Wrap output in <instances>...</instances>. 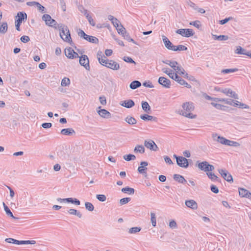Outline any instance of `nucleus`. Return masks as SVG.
I'll return each instance as SVG.
<instances>
[{
  "instance_id": "nucleus-1",
  "label": "nucleus",
  "mask_w": 251,
  "mask_h": 251,
  "mask_svg": "<svg viewBox=\"0 0 251 251\" xmlns=\"http://www.w3.org/2000/svg\"><path fill=\"white\" fill-rule=\"evenodd\" d=\"M182 109L178 112L180 115L190 119H195L197 117L196 115L192 113L195 108L193 102L190 101L184 102L182 105Z\"/></svg>"
},
{
  "instance_id": "nucleus-2",
  "label": "nucleus",
  "mask_w": 251,
  "mask_h": 251,
  "mask_svg": "<svg viewBox=\"0 0 251 251\" xmlns=\"http://www.w3.org/2000/svg\"><path fill=\"white\" fill-rule=\"evenodd\" d=\"M60 31V36L61 39L67 42H69L71 41V37L69 30L68 27L62 24H58L57 28Z\"/></svg>"
},
{
  "instance_id": "nucleus-3",
  "label": "nucleus",
  "mask_w": 251,
  "mask_h": 251,
  "mask_svg": "<svg viewBox=\"0 0 251 251\" xmlns=\"http://www.w3.org/2000/svg\"><path fill=\"white\" fill-rule=\"evenodd\" d=\"M197 166L199 169L206 173L211 172L214 170V167L205 161L201 162H197Z\"/></svg>"
},
{
  "instance_id": "nucleus-4",
  "label": "nucleus",
  "mask_w": 251,
  "mask_h": 251,
  "mask_svg": "<svg viewBox=\"0 0 251 251\" xmlns=\"http://www.w3.org/2000/svg\"><path fill=\"white\" fill-rule=\"evenodd\" d=\"M78 35L81 38H83L84 39L89 41L92 43H98L99 40L96 37L93 36H90L86 34L82 30L79 29L78 31Z\"/></svg>"
},
{
  "instance_id": "nucleus-5",
  "label": "nucleus",
  "mask_w": 251,
  "mask_h": 251,
  "mask_svg": "<svg viewBox=\"0 0 251 251\" xmlns=\"http://www.w3.org/2000/svg\"><path fill=\"white\" fill-rule=\"evenodd\" d=\"M42 20L45 21L46 24L50 26L53 27L55 29L57 28V24L54 19H52L51 16L49 14H44L42 16Z\"/></svg>"
},
{
  "instance_id": "nucleus-6",
  "label": "nucleus",
  "mask_w": 251,
  "mask_h": 251,
  "mask_svg": "<svg viewBox=\"0 0 251 251\" xmlns=\"http://www.w3.org/2000/svg\"><path fill=\"white\" fill-rule=\"evenodd\" d=\"M5 241L7 243H13L17 245H23V244H31L34 245L36 244L35 240H26V241H19L13 238H6Z\"/></svg>"
},
{
  "instance_id": "nucleus-7",
  "label": "nucleus",
  "mask_w": 251,
  "mask_h": 251,
  "mask_svg": "<svg viewBox=\"0 0 251 251\" xmlns=\"http://www.w3.org/2000/svg\"><path fill=\"white\" fill-rule=\"evenodd\" d=\"M176 33L186 37H191L194 34L193 29L189 28L179 29L176 31Z\"/></svg>"
},
{
  "instance_id": "nucleus-8",
  "label": "nucleus",
  "mask_w": 251,
  "mask_h": 251,
  "mask_svg": "<svg viewBox=\"0 0 251 251\" xmlns=\"http://www.w3.org/2000/svg\"><path fill=\"white\" fill-rule=\"evenodd\" d=\"M79 57L80 64L83 66L86 70L89 71L90 67L89 65V60L88 56L86 55H82L80 57L79 56Z\"/></svg>"
},
{
  "instance_id": "nucleus-9",
  "label": "nucleus",
  "mask_w": 251,
  "mask_h": 251,
  "mask_svg": "<svg viewBox=\"0 0 251 251\" xmlns=\"http://www.w3.org/2000/svg\"><path fill=\"white\" fill-rule=\"evenodd\" d=\"M65 54L68 58L70 59H74L79 57L78 54L70 47L65 50Z\"/></svg>"
},
{
  "instance_id": "nucleus-10",
  "label": "nucleus",
  "mask_w": 251,
  "mask_h": 251,
  "mask_svg": "<svg viewBox=\"0 0 251 251\" xmlns=\"http://www.w3.org/2000/svg\"><path fill=\"white\" fill-rule=\"evenodd\" d=\"M145 146L151 151H157L158 150V147L155 143V142L151 140H145L144 142Z\"/></svg>"
},
{
  "instance_id": "nucleus-11",
  "label": "nucleus",
  "mask_w": 251,
  "mask_h": 251,
  "mask_svg": "<svg viewBox=\"0 0 251 251\" xmlns=\"http://www.w3.org/2000/svg\"><path fill=\"white\" fill-rule=\"evenodd\" d=\"M104 66L114 71L118 70L120 69L119 64L113 60H108Z\"/></svg>"
},
{
  "instance_id": "nucleus-12",
  "label": "nucleus",
  "mask_w": 251,
  "mask_h": 251,
  "mask_svg": "<svg viewBox=\"0 0 251 251\" xmlns=\"http://www.w3.org/2000/svg\"><path fill=\"white\" fill-rule=\"evenodd\" d=\"M176 163L180 167L186 168L189 166L188 159L183 156L176 158Z\"/></svg>"
},
{
  "instance_id": "nucleus-13",
  "label": "nucleus",
  "mask_w": 251,
  "mask_h": 251,
  "mask_svg": "<svg viewBox=\"0 0 251 251\" xmlns=\"http://www.w3.org/2000/svg\"><path fill=\"white\" fill-rule=\"evenodd\" d=\"M219 173L223 176V177L227 181H233V179L231 175L225 169H219Z\"/></svg>"
},
{
  "instance_id": "nucleus-14",
  "label": "nucleus",
  "mask_w": 251,
  "mask_h": 251,
  "mask_svg": "<svg viewBox=\"0 0 251 251\" xmlns=\"http://www.w3.org/2000/svg\"><path fill=\"white\" fill-rule=\"evenodd\" d=\"M158 83L165 88H170L171 87V81L166 77L161 76L158 78Z\"/></svg>"
},
{
  "instance_id": "nucleus-15",
  "label": "nucleus",
  "mask_w": 251,
  "mask_h": 251,
  "mask_svg": "<svg viewBox=\"0 0 251 251\" xmlns=\"http://www.w3.org/2000/svg\"><path fill=\"white\" fill-rule=\"evenodd\" d=\"M212 138L214 140L217 141L223 145H226L227 139L223 137L218 135L216 133L213 134Z\"/></svg>"
},
{
  "instance_id": "nucleus-16",
  "label": "nucleus",
  "mask_w": 251,
  "mask_h": 251,
  "mask_svg": "<svg viewBox=\"0 0 251 251\" xmlns=\"http://www.w3.org/2000/svg\"><path fill=\"white\" fill-rule=\"evenodd\" d=\"M185 204L186 206L192 210L197 209L198 206L196 201L193 200L185 201Z\"/></svg>"
},
{
  "instance_id": "nucleus-17",
  "label": "nucleus",
  "mask_w": 251,
  "mask_h": 251,
  "mask_svg": "<svg viewBox=\"0 0 251 251\" xmlns=\"http://www.w3.org/2000/svg\"><path fill=\"white\" fill-rule=\"evenodd\" d=\"M162 37L165 47L169 50H173L175 46L173 45L168 38L165 35H162Z\"/></svg>"
},
{
  "instance_id": "nucleus-18",
  "label": "nucleus",
  "mask_w": 251,
  "mask_h": 251,
  "mask_svg": "<svg viewBox=\"0 0 251 251\" xmlns=\"http://www.w3.org/2000/svg\"><path fill=\"white\" fill-rule=\"evenodd\" d=\"M99 115L103 118L109 119L111 117V114L104 109H100L97 111Z\"/></svg>"
},
{
  "instance_id": "nucleus-19",
  "label": "nucleus",
  "mask_w": 251,
  "mask_h": 251,
  "mask_svg": "<svg viewBox=\"0 0 251 251\" xmlns=\"http://www.w3.org/2000/svg\"><path fill=\"white\" fill-rule=\"evenodd\" d=\"M239 195L242 197L251 199V193L244 188H239Z\"/></svg>"
},
{
  "instance_id": "nucleus-20",
  "label": "nucleus",
  "mask_w": 251,
  "mask_h": 251,
  "mask_svg": "<svg viewBox=\"0 0 251 251\" xmlns=\"http://www.w3.org/2000/svg\"><path fill=\"white\" fill-rule=\"evenodd\" d=\"M148 163L146 161H142L140 163L141 166H139L138 168V171L139 173L142 174H147V168L146 167L148 166Z\"/></svg>"
},
{
  "instance_id": "nucleus-21",
  "label": "nucleus",
  "mask_w": 251,
  "mask_h": 251,
  "mask_svg": "<svg viewBox=\"0 0 251 251\" xmlns=\"http://www.w3.org/2000/svg\"><path fill=\"white\" fill-rule=\"evenodd\" d=\"M121 105L124 107L127 108H130L133 107L135 103L134 102L131 100H128L121 101Z\"/></svg>"
},
{
  "instance_id": "nucleus-22",
  "label": "nucleus",
  "mask_w": 251,
  "mask_h": 251,
  "mask_svg": "<svg viewBox=\"0 0 251 251\" xmlns=\"http://www.w3.org/2000/svg\"><path fill=\"white\" fill-rule=\"evenodd\" d=\"M75 131L72 128H64L61 130V134L64 135H73L75 134Z\"/></svg>"
},
{
  "instance_id": "nucleus-23",
  "label": "nucleus",
  "mask_w": 251,
  "mask_h": 251,
  "mask_svg": "<svg viewBox=\"0 0 251 251\" xmlns=\"http://www.w3.org/2000/svg\"><path fill=\"white\" fill-rule=\"evenodd\" d=\"M17 19L16 21L18 22L19 23H22V21L24 20V19H26L27 15L25 13L23 12H19L17 14Z\"/></svg>"
},
{
  "instance_id": "nucleus-24",
  "label": "nucleus",
  "mask_w": 251,
  "mask_h": 251,
  "mask_svg": "<svg viewBox=\"0 0 251 251\" xmlns=\"http://www.w3.org/2000/svg\"><path fill=\"white\" fill-rule=\"evenodd\" d=\"M178 78H176V81L178 82L179 84L181 85H183L185 87L190 88L191 87V86L188 84L185 80L181 78L180 76L177 75Z\"/></svg>"
},
{
  "instance_id": "nucleus-25",
  "label": "nucleus",
  "mask_w": 251,
  "mask_h": 251,
  "mask_svg": "<svg viewBox=\"0 0 251 251\" xmlns=\"http://www.w3.org/2000/svg\"><path fill=\"white\" fill-rule=\"evenodd\" d=\"M174 179L176 181L182 184H184L187 182L183 176L178 174H175L174 175Z\"/></svg>"
},
{
  "instance_id": "nucleus-26",
  "label": "nucleus",
  "mask_w": 251,
  "mask_h": 251,
  "mask_svg": "<svg viewBox=\"0 0 251 251\" xmlns=\"http://www.w3.org/2000/svg\"><path fill=\"white\" fill-rule=\"evenodd\" d=\"M142 108L143 110L147 113H150L151 112V107L147 101L142 102Z\"/></svg>"
},
{
  "instance_id": "nucleus-27",
  "label": "nucleus",
  "mask_w": 251,
  "mask_h": 251,
  "mask_svg": "<svg viewBox=\"0 0 251 251\" xmlns=\"http://www.w3.org/2000/svg\"><path fill=\"white\" fill-rule=\"evenodd\" d=\"M233 106H239L240 108L242 109H249V106L243 103H241L237 100H234Z\"/></svg>"
},
{
  "instance_id": "nucleus-28",
  "label": "nucleus",
  "mask_w": 251,
  "mask_h": 251,
  "mask_svg": "<svg viewBox=\"0 0 251 251\" xmlns=\"http://www.w3.org/2000/svg\"><path fill=\"white\" fill-rule=\"evenodd\" d=\"M125 121L129 125H134L136 124L137 120L133 117L128 116L125 118Z\"/></svg>"
},
{
  "instance_id": "nucleus-29",
  "label": "nucleus",
  "mask_w": 251,
  "mask_h": 251,
  "mask_svg": "<svg viewBox=\"0 0 251 251\" xmlns=\"http://www.w3.org/2000/svg\"><path fill=\"white\" fill-rule=\"evenodd\" d=\"M8 29L7 24L6 22L2 23L0 26V33L2 34H5Z\"/></svg>"
},
{
  "instance_id": "nucleus-30",
  "label": "nucleus",
  "mask_w": 251,
  "mask_h": 251,
  "mask_svg": "<svg viewBox=\"0 0 251 251\" xmlns=\"http://www.w3.org/2000/svg\"><path fill=\"white\" fill-rule=\"evenodd\" d=\"M68 212L70 214L72 215H76L79 218H81L82 216L80 212L75 209H69Z\"/></svg>"
},
{
  "instance_id": "nucleus-31",
  "label": "nucleus",
  "mask_w": 251,
  "mask_h": 251,
  "mask_svg": "<svg viewBox=\"0 0 251 251\" xmlns=\"http://www.w3.org/2000/svg\"><path fill=\"white\" fill-rule=\"evenodd\" d=\"M145 148L142 145H137L134 149V152L135 153H143L145 152Z\"/></svg>"
},
{
  "instance_id": "nucleus-32",
  "label": "nucleus",
  "mask_w": 251,
  "mask_h": 251,
  "mask_svg": "<svg viewBox=\"0 0 251 251\" xmlns=\"http://www.w3.org/2000/svg\"><path fill=\"white\" fill-rule=\"evenodd\" d=\"M122 192L124 193H127L129 195H133L135 192L133 188L129 187H126L122 189Z\"/></svg>"
},
{
  "instance_id": "nucleus-33",
  "label": "nucleus",
  "mask_w": 251,
  "mask_h": 251,
  "mask_svg": "<svg viewBox=\"0 0 251 251\" xmlns=\"http://www.w3.org/2000/svg\"><path fill=\"white\" fill-rule=\"evenodd\" d=\"M247 51L245 49H243L241 46H237L235 50V53L238 54L246 55Z\"/></svg>"
},
{
  "instance_id": "nucleus-34",
  "label": "nucleus",
  "mask_w": 251,
  "mask_h": 251,
  "mask_svg": "<svg viewBox=\"0 0 251 251\" xmlns=\"http://www.w3.org/2000/svg\"><path fill=\"white\" fill-rule=\"evenodd\" d=\"M215 100H216L217 101H223L225 102L226 104H229L230 105H233L234 100H231V99H219L216 98L214 99Z\"/></svg>"
},
{
  "instance_id": "nucleus-35",
  "label": "nucleus",
  "mask_w": 251,
  "mask_h": 251,
  "mask_svg": "<svg viewBox=\"0 0 251 251\" xmlns=\"http://www.w3.org/2000/svg\"><path fill=\"white\" fill-rule=\"evenodd\" d=\"M141 85V83L138 80H134L132 81L129 85V87L132 89H135L139 87Z\"/></svg>"
},
{
  "instance_id": "nucleus-36",
  "label": "nucleus",
  "mask_w": 251,
  "mask_h": 251,
  "mask_svg": "<svg viewBox=\"0 0 251 251\" xmlns=\"http://www.w3.org/2000/svg\"><path fill=\"white\" fill-rule=\"evenodd\" d=\"M3 207H4V210H5V212H6V214H7L8 216H10V217H12V218L15 219H18V218H16V217H14V216H13V215L12 213L11 212V211H10V210L9 209V208L8 207V206H6V205H5V204L4 202L3 203Z\"/></svg>"
},
{
  "instance_id": "nucleus-37",
  "label": "nucleus",
  "mask_w": 251,
  "mask_h": 251,
  "mask_svg": "<svg viewBox=\"0 0 251 251\" xmlns=\"http://www.w3.org/2000/svg\"><path fill=\"white\" fill-rule=\"evenodd\" d=\"M141 230V228L139 226L133 227L129 229L128 233L129 234H135L140 232Z\"/></svg>"
},
{
  "instance_id": "nucleus-38",
  "label": "nucleus",
  "mask_w": 251,
  "mask_h": 251,
  "mask_svg": "<svg viewBox=\"0 0 251 251\" xmlns=\"http://www.w3.org/2000/svg\"><path fill=\"white\" fill-rule=\"evenodd\" d=\"M187 50V48L182 45H179L178 46H175L173 51H181V50Z\"/></svg>"
},
{
  "instance_id": "nucleus-39",
  "label": "nucleus",
  "mask_w": 251,
  "mask_h": 251,
  "mask_svg": "<svg viewBox=\"0 0 251 251\" xmlns=\"http://www.w3.org/2000/svg\"><path fill=\"white\" fill-rule=\"evenodd\" d=\"M140 118L141 119L144 121H151L155 118L152 116L147 114L142 115L140 116Z\"/></svg>"
},
{
  "instance_id": "nucleus-40",
  "label": "nucleus",
  "mask_w": 251,
  "mask_h": 251,
  "mask_svg": "<svg viewBox=\"0 0 251 251\" xmlns=\"http://www.w3.org/2000/svg\"><path fill=\"white\" fill-rule=\"evenodd\" d=\"M238 69L237 68H232V69H224L221 71V73L222 74H229L234 73L238 71Z\"/></svg>"
},
{
  "instance_id": "nucleus-41",
  "label": "nucleus",
  "mask_w": 251,
  "mask_h": 251,
  "mask_svg": "<svg viewBox=\"0 0 251 251\" xmlns=\"http://www.w3.org/2000/svg\"><path fill=\"white\" fill-rule=\"evenodd\" d=\"M151 222L152 226L154 227L156 226V225L155 214L154 213L151 212Z\"/></svg>"
},
{
  "instance_id": "nucleus-42",
  "label": "nucleus",
  "mask_w": 251,
  "mask_h": 251,
  "mask_svg": "<svg viewBox=\"0 0 251 251\" xmlns=\"http://www.w3.org/2000/svg\"><path fill=\"white\" fill-rule=\"evenodd\" d=\"M61 85L62 86H69L70 84V80L69 78L64 77L62 79Z\"/></svg>"
},
{
  "instance_id": "nucleus-43",
  "label": "nucleus",
  "mask_w": 251,
  "mask_h": 251,
  "mask_svg": "<svg viewBox=\"0 0 251 251\" xmlns=\"http://www.w3.org/2000/svg\"><path fill=\"white\" fill-rule=\"evenodd\" d=\"M85 206L86 209L89 211H92L94 209V206L93 204L90 202H86L85 203Z\"/></svg>"
},
{
  "instance_id": "nucleus-44",
  "label": "nucleus",
  "mask_w": 251,
  "mask_h": 251,
  "mask_svg": "<svg viewBox=\"0 0 251 251\" xmlns=\"http://www.w3.org/2000/svg\"><path fill=\"white\" fill-rule=\"evenodd\" d=\"M123 158L126 161H129L132 160H135L136 158V156L133 154H129L127 155H125L123 156Z\"/></svg>"
},
{
  "instance_id": "nucleus-45",
  "label": "nucleus",
  "mask_w": 251,
  "mask_h": 251,
  "mask_svg": "<svg viewBox=\"0 0 251 251\" xmlns=\"http://www.w3.org/2000/svg\"><path fill=\"white\" fill-rule=\"evenodd\" d=\"M226 145L232 147H239L240 146V144L237 142L227 139Z\"/></svg>"
},
{
  "instance_id": "nucleus-46",
  "label": "nucleus",
  "mask_w": 251,
  "mask_h": 251,
  "mask_svg": "<svg viewBox=\"0 0 251 251\" xmlns=\"http://www.w3.org/2000/svg\"><path fill=\"white\" fill-rule=\"evenodd\" d=\"M68 202H71L76 205H79L80 204V202L78 200L72 198H69Z\"/></svg>"
},
{
  "instance_id": "nucleus-47",
  "label": "nucleus",
  "mask_w": 251,
  "mask_h": 251,
  "mask_svg": "<svg viewBox=\"0 0 251 251\" xmlns=\"http://www.w3.org/2000/svg\"><path fill=\"white\" fill-rule=\"evenodd\" d=\"M109 59H107L106 57H105L104 55H103V58H100V57H99V63L102 66H104L105 65L107 62V61Z\"/></svg>"
},
{
  "instance_id": "nucleus-48",
  "label": "nucleus",
  "mask_w": 251,
  "mask_h": 251,
  "mask_svg": "<svg viewBox=\"0 0 251 251\" xmlns=\"http://www.w3.org/2000/svg\"><path fill=\"white\" fill-rule=\"evenodd\" d=\"M206 175L211 180H215L218 178V177L212 172H208L206 173Z\"/></svg>"
},
{
  "instance_id": "nucleus-49",
  "label": "nucleus",
  "mask_w": 251,
  "mask_h": 251,
  "mask_svg": "<svg viewBox=\"0 0 251 251\" xmlns=\"http://www.w3.org/2000/svg\"><path fill=\"white\" fill-rule=\"evenodd\" d=\"M169 226L172 229H176L177 227V224L174 220H172L170 221Z\"/></svg>"
},
{
  "instance_id": "nucleus-50",
  "label": "nucleus",
  "mask_w": 251,
  "mask_h": 251,
  "mask_svg": "<svg viewBox=\"0 0 251 251\" xmlns=\"http://www.w3.org/2000/svg\"><path fill=\"white\" fill-rule=\"evenodd\" d=\"M215 39L222 41V40H226L228 39V36L226 35H214Z\"/></svg>"
},
{
  "instance_id": "nucleus-51",
  "label": "nucleus",
  "mask_w": 251,
  "mask_h": 251,
  "mask_svg": "<svg viewBox=\"0 0 251 251\" xmlns=\"http://www.w3.org/2000/svg\"><path fill=\"white\" fill-rule=\"evenodd\" d=\"M86 17L87 19L89 24L91 25L94 26L96 25L95 22H94L93 19L89 14H87V16Z\"/></svg>"
},
{
  "instance_id": "nucleus-52",
  "label": "nucleus",
  "mask_w": 251,
  "mask_h": 251,
  "mask_svg": "<svg viewBox=\"0 0 251 251\" xmlns=\"http://www.w3.org/2000/svg\"><path fill=\"white\" fill-rule=\"evenodd\" d=\"M96 198L100 201L103 202L106 200V197L104 195L99 194L97 195Z\"/></svg>"
},
{
  "instance_id": "nucleus-53",
  "label": "nucleus",
  "mask_w": 251,
  "mask_h": 251,
  "mask_svg": "<svg viewBox=\"0 0 251 251\" xmlns=\"http://www.w3.org/2000/svg\"><path fill=\"white\" fill-rule=\"evenodd\" d=\"M111 23L116 28L119 27L120 25H121L120 22L116 18L111 22Z\"/></svg>"
},
{
  "instance_id": "nucleus-54",
  "label": "nucleus",
  "mask_w": 251,
  "mask_h": 251,
  "mask_svg": "<svg viewBox=\"0 0 251 251\" xmlns=\"http://www.w3.org/2000/svg\"><path fill=\"white\" fill-rule=\"evenodd\" d=\"M123 60L127 63H134L135 64H136V62L130 57L129 56H124Z\"/></svg>"
},
{
  "instance_id": "nucleus-55",
  "label": "nucleus",
  "mask_w": 251,
  "mask_h": 251,
  "mask_svg": "<svg viewBox=\"0 0 251 251\" xmlns=\"http://www.w3.org/2000/svg\"><path fill=\"white\" fill-rule=\"evenodd\" d=\"M131 199L130 198H124L120 200V203L121 205H123L130 201Z\"/></svg>"
},
{
  "instance_id": "nucleus-56",
  "label": "nucleus",
  "mask_w": 251,
  "mask_h": 251,
  "mask_svg": "<svg viewBox=\"0 0 251 251\" xmlns=\"http://www.w3.org/2000/svg\"><path fill=\"white\" fill-rule=\"evenodd\" d=\"M36 6L38 8V9L42 13H46L45 7L42 5L39 2L37 4Z\"/></svg>"
},
{
  "instance_id": "nucleus-57",
  "label": "nucleus",
  "mask_w": 251,
  "mask_h": 251,
  "mask_svg": "<svg viewBox=\"0 0 251 251\" xmlns=\"http://www.w3.org/2000/svg\"><path fill=\"white\" fill-rule=\"evenodd\" d=\"M211 104L212 105H213L214 107H215L217 109L222 110L225 107V106L224 105H222L219 103L211 102Z\"/></svg>"
},
{
  "instance_id": "nucleus-58",
  "label": "nucleus",
  "mask_w": 251,
  "mask_h": 251,
  "mask_svg": "<svg viewBox=\"0 0 251 251\" xmlns=\"http://www.w3.org/2000/svg\"><path fill=\"white\" fill-rule=\"evenodd\" d=\"M185 71V70L180 65L178 70L176 71V73L178 75H184Z\"/></svg>"
},
{
  "instance_id": "nucleus-59",
  "label": "nucleus",
  "mask_w": 251,
  "mask_h": 251,
  "mask_svg": "<svg viewBox=\"0 0 251 251\" xmlns=\"http://www.w3.org/2000/svg\"><path fill=\"white\" fill-rule=\"evenodd\" d=\"M116 29L118 33L121 34H122V32H125V31L126 30L125 28L124 27V26L122 25H120V26L117 28Z\"/></svg>"
},
{
  "instance_id": "nucleus-60",
  "label": "nucleus",
  "mask_w": 251,
  "mask_h": 251,
  "mask_svg": "<svg viewBox=\"0 0 251 251\" xmlns=\"http://www.w3.org/2000/svg\"><path fill=\"white\" fill-rule=\"evenodd\" d=\"M124 38L125 39L128 41V42H131L133 43L134 44H136L134 40L130 37V36L128 33H127L126 35H124Z\"/></svg>"
},
{
  "instance_id": "nucleus-61",
  "label": "nucleus",
  "mask_w": 251,
  "mask_h": 251,
  "mask_svg": "<svg viewBox=\"0 0 251 251\" xmlns=\"http://www.w3.org/2000/svg\"><path fill=\"white\" fill-rule=\"evenodd\" d=\"M200 22L199 21H195L193 22H191L190 24L191 25H193V26H195L196 27L199 28L201 26V25L200 24Z\"/></svg>"
},
{
  "instance_id": "nucleus-62",
  "label": "nucleus",
  "mask_w": 251,
  "mask_h": 251,
  "mask_svg": "<svg viewBox=\"0 0 251 251\" xmlns=\"http://www.w3.org/2000/svg\"><path fill=\"white\" fill-rule=\"evenodd\" d=\"M20 40L22 42L25 43L28 42L29 41L30 39L28 36L24 35L21 37Z\"/></svg>"
},
{
  "instance_id": "nucleus-63",
  "label": "nucleus",
  "mask_w": 251,
  "mask_h": 251,
  "mask_svg": "<svg viewBox=\"0 0 251 251\" xmlns=\"http://www.w3.org/2000/svg\"><path fill=\"white\" fill-rule=\"evenodd\" d=\"M100 101V103L103 105H105L106 104V98L104 96H100L99 98Z\"/></svg>"
},
{
  "instance_id": "nucleus-64",
  "label": "nucleus",
  "mask_w": 251,
  "mask_h": 251,
  "mask_svg": "<svg viewBox=\"0 0 251 251\" xmlns=\"http://www.w3.org/2000/svg\"><path fill=\"white\" fill-rule=\"evenodd\" d=\"M210 189L212 192L215 194H217L219 192V189L215 185H212L210 186Z\"/></svg>"
}]
</instances>
